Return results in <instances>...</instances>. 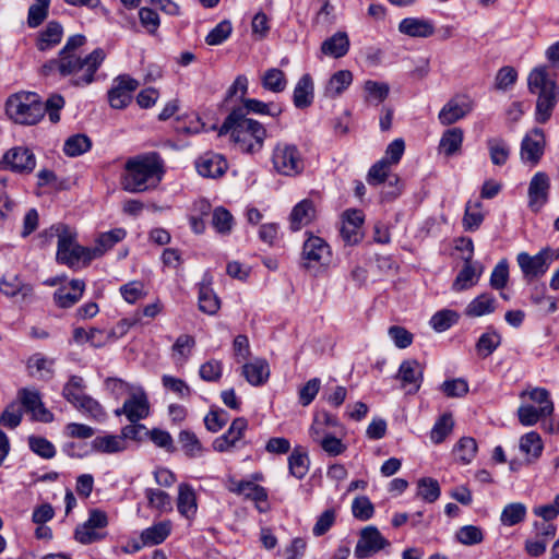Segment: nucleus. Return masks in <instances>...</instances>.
<instances>
[{
  "instance_id": "obj_1",
  "label": "nucleus",
  "mask_w": 559,
  "mask_h": 559,
  "mask_svg": "<svg viewBox=\"0 0 559 559\" xmlns=\"http://www.w3.org/2000/svg\"><path fill=\"white\" fill-rule=\"evenodd\" d=\"M227 134L239 151L249 154L260 152L267 135L261 122L245 117L243 108H234L225 118L218 135Z\"/></svg>"
},
{
  "instance_id": "obj_2",
  "label": "nucleus",
  "mask_w": 559,
  "mask_h": 559,
  "mask_svg": "<svg viewBox=\"0 0 559 559\" xmlns=\"http://www.w3.org/2000/svg\"><path fill=\"white\" fill-rule=\"evenodd\" d=\"M163 160L157 153H150L129 158L121 176L124 191L140 193L154 189L162 181Z\"/></svg>"
},
{
  "instance_id": "obj_3",
  "label": "nucleus",
  "mask_w": 559,
  "mask_h": 559,
  "mask_svg": "<svg viewBox=\"0 0 559 559\" xmlns=\"http://www.w3.org/2000/svg\"><path fill=\"white\" fill-rule=\"evenodd\" d=\"M104 59V50L96 48L84 58L79 56H64L51 59L43 66V72L45 75H49L57 71L61 76H71L70 83L73 86H85L94 81V74Z\"/></svg>"
},
{
  "instance_id": "obj_4",
  "label": "nucleus",
  "mask_w": 559,
  "mask_h": 559,
  "mask_svg": "<svg viewBox=\"0 0 559 559\" xmlns=\"http://www.w3.org/2000/svg\"><path fill=\"white\" fill-rule=\"evenodd\" d=\"M528 90L532 94L537 95L536 102V121L539 123L547 122L557 104L558 88L554 80L548 76L545 67L535 68L527 79Z\"/></svg>"
},
{
  "instance_id": "obj_5",
  "label": "nucleus",
  "mask_w": 559,
  "mask_h": 559,
  "mask_svg": "<svg viewBox=\"0 0 559 559\" xmlns=\"http://www.w3.org/2000/svg\"><path fill=\"white\" fill-rule=\"evenodd\" d=\"M8 116L16 123L33 126L45 116L44 103L34 92H19L11 95L5 103Z\"/></svg>"
},
{
  "instance_id": "obj_6",
  "label": "nucleus",
  "mask_w": 559,
  "mask_h": 559,
  "mask_svg": "<svg viewBox=\"0 0 559 559\" xmlns=\"http://www.w3.org/2000/svg\"><path fill=\"white\" fill-rule=\"evenodd\" d=\"M271 160L274 170L283 176L295 177L305 169V159L292 143L278 142L272 151Z\"/></svg>"
},
{
  "instance_id": "obj_7",
  "label": "nucleus",
  "mask_w": 559,
  "mask_h": 559,
  "mask_svg": "<svg viewBox=\"0 0 559 559\" xmlns=\"http://www.w3.org/2000/svg\"><path fill=\"white\" fill-rule=\"evenodd\" d=\"M56 260L69 267L76 266L80 261L90 263L92 261L90 248L78 243V233L71 228L67 235L57 242Z\"/></svg>"
},
{
  "instance_id": "obj_8",
  "label": "nucleus",
  "mask_w": 559,
  "mask_h": 559,
  "mask_svg": "<svg viewBox=\"0 0 559 559\" xmlns=\"http://www.w3.org/2000/svg\"><path fill=\"white\" fill-rule=\"evenodd\" d=\"M330 246L320 237L310 236L302 246L301 259L305 269L328 265L331 261Z\"/></svg>"
},
{
  "instance_id": "obj_9",
  "label": "nucleus",
  "mask_w": 559,
  "mask_h": 559,
  "mask_svg": "<svg viewBox=\"0 0 559 559\" xmlns=\"http://www.w3.org/2000/svg\"><path fill=\"white\" fill-rule=\"evenodd\" d=\"M115 415L120 417L124 415L130 423H138L150 415V402L142 386L124 401L122 407L115 409Z\"/></svg>"
},
{
  "instance_id": "obj_10",
  "label": "nucleus",
  "mask_w": 559,
  "mask_h": 559,
  "mask_svg": "<svg viewBox=\"0 0 559 559\" xmlns=\"http://www.w3.org/2000/svg\"><path fill=\"white\" fill-rule=\"evenodd\" d=\"M389 545L390 543L382 536L380 531L376 526L370 525L361 530L354 554L356 558L365 559Z\"/></svg>"
},
{
  "instance_id": "obj_11",
  "label": "nucleus",
  "mask_w": 559,
  "mask_h": 559,
  "mask_svg": "<svg viewBox=\"0 0 559 559\" xmlns=\"http://www.w3.org/2000/svg\"><path fill=\"white\" fill-rule=\"evenodd\" d=\"M518 264L528 282L543 276L551 263L549 250H542L535 255L520 252L516 257Z\"/></svg>"
},
{
  "instance_id": "obj_12",
  "label": "nucleus",
  "mask_w": 559,
  "mask_h": 559,
  "mask_svg": "<svg viewBox=\"0 0 559 559\" xmlns=\"http://www.w3.org/2000/svg\"><path fill=\"white\" fill-rule=\"evenodd\" d=\"M139 87V82L128 74L115 79L112 87L108 92V100L112 108L123 109L131 99L132 93Z\"/></svg>"
},
{
  "instance_id": "obj_13",
  "label": "nucleus",
  "mask_w": 559,
  "mask_h": 559,
  "mask_svg": "<svg viewBox=\"0 0 559 559\" xmlns=\"http://www.w3.org/2000/svg\"><path fill=\"white\" fill-rule=\"evenodd\" d=\"M474 108V102L466 95L452 97L441 108L438 118L442 126H450L467 116Z\"/></svg>"
},
{
  "instance_id": "obj_14",
  "label": "nucleus",
  "mask_w": 559,
  "mask_h": 559,
  "mask_svg": "<svg viewBox=\"0 0 559 559\" xmlns=\"http://www.w3.org/2000/svg\"><path fill=\"white\" fill-rule=\"evenodd\" d=\"M2 165L13 173L29 174L36 166V158L29 148L16 146L4 154Z\"/></svg>"
},
{
  "instance_id": "obj_15",
  "label": "nucleus",
  "mask_w": 559,
  "mask_h": 559,
  "mask_svg": "<svg viewBox=\"0 0 559 559\" xmlns=\"http://www.w3.org/2000/svg\"><path fill=\"white\" fill-rule=\"evenodd\" d=\"M364 214L359 210H347L342 217L341 236L346 245H357L362 239Z\"/></svg>"
},
{
  "instance_id": "obj_16",
  "label": "nucleus",
  "mask_w": 559,
  "mask_h": 559,
  "mask_svg": "<svg viewBox=\"0 0 559 559\" xmlns=\"http://www.w3.org/2000/svg\"><path fill=\"white\" fill-rule=\"evenodd\" d=\"M396 379L408 393H416L424 379V368L416 359L403 360L400 365Z\"/></svg>"
},
{
  "instance_id": "obj_17",
  "label": "nucleus",
  "mask_w": 559,
  "mask_h": 559,
  "mask_svg": "<svg viewBox=\"0 0 559 559\" xmlns=\"http://www.w3.org/2000/svg\"><path fill=\"white\" fill-rule=\"evenodd\" d=\"M550 181L547 174L543 171L536 173L528 186V206L534 212H538L549 198Z\"/></svg>"
},
{
  "instance_id": "obj_18",
  "label": "nucleus",
  "mask_w": 559,
  "mask_h": 559,
  "mask_svg": "<svg viewBox=\"0 0 559 559\" xmlns=\"http://www.w3.org/2000/svg\"><path fill=\"white\" fill-rule=\"evenodd\" d=\"M545 136L539 128L533 129L527 133L521 143V158L524 162L536 165L544 154Z\"/></svg>"
},
{
  "instance_id": "obj_19",
  "label": "nucleus",
  "mask_w": 559,
  "mask_h": 559,
  "mask_svg": "<svg viewBox=\"0 0 559 559\" xmlns=\"http://www.w3.org/2000/svg\"><path fill=\"white\" fill-rule=\"evenodd\" d=\"M228 489L231 492L243 496L246 499L254 501L260 512L266 511L267 492L262 486L249 480H233Z\"/></svg>"
},
{
  "instance_id": "obj_20",
  "label": "nucleus",
  "mask_w": 559,
  "mask_h": 559,
  "mask_svg": "<svg viewBox=\"0 0 559 559\" xmlns=\"http://www.w3.org/2000/svg\"><path fill=\"white\" fill-rule=\"evenodd\" d=\"M435 31V24L428 19L405 17L399 23V32L409 37L428 38Z\"/></svg>"
},
{
  "instance_id": "obj_21",
  "label": "nucleus",
  "mask_w": 559,
  "mask_h": 559,
  "mask_svg": "<svg viewBox=\"0 0 559 559\" xmlns=\"http://www.w3.org/2000/svg\"><path fill=\"white\" fill-rule=\"evenodd\" d=\"M127 236L124 228L118 227L109 231L98 235L95 239V246L90 248L92 260L103 257L107 251L112 249L118 242L122 241Z\"/></svg>"
},
{
  "instance_id": "obj_22",
  "label": "nucleus",
  "mask_w": 559,
  "mask_h": 559,
  "mask_svg": "<svg viewBox=\"0 0 559 559\" xmlns=\"http://www.w3.org/2000/svg\"><path fill=\"white\" fill-rule=\"evenodd\" d=\"M195 166L198 173L207 178L221 177L228 167L226 159L222 155L214 153H206L201 156Z\"/></svg>"
},
{
  "instance_id": "obj_23",
  "label": "nucleus",
  "mask_w": 559,
  "mask_h": 559,
  "mask_svg": "<svg viewBox=\"0 0 559 559\" xmlns=\"http://www.w3.org/2000/svg\"><path fill=\"white\" fill-rule=\"evenodd\" d=\"M171 532V523L169 521L158 522L142 531L140 535V544H135L133 548L140 550L145 546H154L162 544Z\"/></svg>"
},
{
  "instance_id": "obj_24",
  "label": "nucleus",
  "mask_w": 559,
  "mask_h": 559,
  "mask_svg": "<svg viewBox=\"0 0 559 559\" xmlns=\"http://www.w3.org/2000/svg\"><path fill=\"white\" fill-rule=\"evenodd\" d=\"M177 510L188 520L193 519L197 514V495L193 487L187 483H181L178 486Z\"/></svg>"
},
{
  "instance_id": "obj_25",
  "label": "nucleus",
  "mask_w": 559,
  "mask_h": 559,
  "mask_svg": "<svg viewBox=\"0 0 559 559\" xmlns=\"http://www.w3.org/2000/svg\"><path fill=\"white\" fill-rule=\"evenodd\" d=\"M0 292L8 297L21 296L27 299L33 295V286L24 283L17 275H4L0 282Z\"/></svg>"
},
{
  "instance_id": "obj_26",
  "label": "nucleus",
  "mask_w": 559,
  "mask_h": 559,
  "mask_svg": "<svg viewBox=\"0 0 559 559\" xmlns=\"http://www.w3.org/2000/svg\"><path fill=\"white\" fill-rule=\"evenodd\" d=\"M554 412V404L535 406L531 404L521 405L518 408V418L522 426H534L539 419L550 416Z\"/></svg>"
},
{
  "instance_id": "obj_27",
  "label": "nucleus",
  "mask_w": 559,
  "mask_h": 559,
  "mask_svg": "<svg viewBox=\"0 0 559 559\" xmlns=\"http://www.w3.org/2000/svg\"><path fill=\"white\" fill-rule=\"evenodd\" d=\"M349 49V38L345 32H337L321 44V52L332 58L344 57Z\"/></svg>"
},
{
  "instance_id": "obj_28",
  "label": "nucleus",
  "mask_w": 559,
  "mask_h": 559,
  "mask_svg": "<svg viewBox=\"0 0 559 559\" xmlns=\"http://www.w3.org/2000/svg\"><path fill=\"white\" fill-rule=\"evenodd\" d=\"M242 376L252 385L265 383L270 377V367L265 359H255L242 366Z\"/></svg>"
},
{
  "instance_id": "obj_29",
  "label": "nucleus",
  "mask_w": 559,
  "mask_h": 559,
  "mask_svg": "<svg viewBox=\"0 0 559 559\" xmlns=\"http://www.w3.org/2000/svg\"><path fill=\"white\" fill-rule=\"evenodd\" d=\"M92 449L99 453L115 454L127 450V442L120 435L98 436L93 439Z\"/></svg>"
},
{
  "instance_id": "obj_30",
  "label": "nucleus",
  "mask_w": 559,
  "mask_h": 559,
  "mask_svg": "<svg viewBox=\"0 0 559 559\" xmlns=\"http://www.w3.org/2000/svg\"><path fill=\"white\" fill-rule=\"evenodd\" d=\"M519 447L521 452L526 455V461L532 463L542 455L544 443L538 432L530 431L520 438Z\"/></svg>"
},
{
  "instance_id": "obj_31",
  "label": "nucleus",
  "mask_w": 559,
  "mask_h": 559,
  "mask_svg": "<svg viewBox=\"0 0 559 559\" xmlns=\"http://www.w3.org/2000/svg\"><path fill=\"white\" fill-rule=\"evenodd\" d=\"M313 100V82L309 74H304L297 82L293 102L297 108H307Z\"/></svg>"
},
{
  "instance_id": "obj_32",
  "label": "nucleus",
  "mask_w": 559,
  "mask_h": 559,
  "mask_svg": "<svg viewBox=\"0 0 559 559\" xmlns=\"http://www.w3.org/2000/svg\"><path fill=\"white\" fill-rule=\"evenodd\" d=\"M316 210L313 203L309 200H302L294 206L290 213V227L293 230H299L301 227L311 223L314 218Z\"/></svg>"
},
{
  "instance_id": "obj_33",
  "label": "nucleus",
  "mask_w": 559,
  "mask_h": 559,
  "mask_svg": "<svg viewBox=\"0 0 559 559\" xmlns=\"http://www.w3.org/2000/svg\"><path fill=\"white\" fill-rule=\"evenodd\" d=\"M496 310V298L490 294H481L474 298L466 307L465 314L477 318L490 314Z\"/></svg>"
},
{
  "instance_id": "obj_34",
  "label": "nucleus",
  "mask_w": 559,
  "mask_h": 559,
  "mask_svg": "<svg viewBox=\"0 0 559 559\" xmlns=\"http://www.w3.org/2000/svg\"><path fill=\"white\" fill-rule=\"evenodd\" d=\"M63 34V28L60 23L56 21H50L45 29L40 32L38 40H37V48L40 51L48 50L56 45H58L61 41Z\"/></svg>"
},
{
  "instance_id": "obj_35",
  "label": "nucleus",
  "mask_w": 559,
  "mask_h": 559,
  "mask_svg": "<svg viewBox=\"0 0 559 559\" xmlns=\"http://www.w3.org/2000/svg\"><path fill=\"white\" fill-rule=\"evenodd\" d=\"M463 130L461 128H451L444 131L441 136L439 148L445 156H452L460 152L463 143Z\"/></svg>"
},
{
  "instance_id": "obj_36",
  "label": "nucleus",
  "mask_w": 559,
  "mask_h": 559,
  "mask_svg": "<svg viewBox=\"0 0 559 559\" xmlns=\"http://www.w3.org/2000/svg\"><path fill=\"white\" fill-rule=\"evenodd\" d=\"M480 276V272L471 264V257L465 258V264L459 272L452 288L456 292H462L474 286Z\"/></svg>"
},
{
  "instance_id": "obj_37",
  "label": "nucleus",
  "mask_w": 559,
  "mask_h": 559,
  "mask_svg": "<svg viewBox=\"0 0 559 559\" xmlns=\"http://www.w3.org/2000/svg\"><path fill=\"white\" fill-rule=\"evenodd\" d=\"M242 104V106H238L237 108L245 109V117H247V114L249 112L267 115L271 117H277L283 112V108L280 105L274 103H263L254 98H246Z\"/></svg>"
},
{
  "instance_id": "obj_38",
  "label": "nucleus",
  "mask_w": 559,
  "mask_h": 559,
  "mask_svg": "<svg viewBox=\"0 0 559 559\" xmlns=\"http://www.w3.org/2000/svg\"><path fill=\"white\" fill-rule=\"evenodd\" d=\"M353 82V74L348 70L335 72L325 87V95L335 98L340 96Z\"/></svg>"
},
{
  "instance_id": "obj_39",
  "label": "nucleus",
  "mask_w": 559,
  "mask_h": 559,
  "mask_svg": "<svg viewBox=\"0 0 559 559\" xmlns=\"http://www.w3.org/2000/svg\"><path fill=\"white\" fill-rule=\"evenodd\" d=\"M490 160L496 166H502L510 156V146L501 138H489L487 140Z\"/></svg>"
},
{
  "instance_id": "obj_40",
  "label": "nucleus",
  "mask_w": 559,
  "mask_h": 559,
  "mask_svg": "<svg viewBox=\"0 0 559 559\" xmlns=\"http://www.w3.org/2000/svg\"><path fill=\"white\" fill-rule=\"evenodd\" d=\"M527 509L522 502L507 504L500 515V522L504 526H514L525 520Z\"/></svg>"
},
{
  "instance_id": "obj_41",
  "label": "nucleus",
  "mask_w": 559,
  "mask_h": 559,
  "mask_svg": "<svg viewBox=\"0 0 559 559\" xmlns=\"http://www.w3.org/2000/svg\"><path fill=\"white\" fill-rule=\"evenodd\" d=\"M178 441L183 453L190 459L198 457L203 452L201 441L197 435L190 430H181L178 435Z\"/></svg>"
},
{
  "instance_id": "obj_42",
  "label": "nucleus",
  "mask_w": 559,
  "mask_h": 559,
  "mask_svg": "<svg viewBox=\"0 0 559 559\" xmlns=\"http://www.w3.org/2000/svg\"><path fill=\"white\" fill-rule=\"evenodd\" d=\"M288 467L293 476L301 479L309 469V457L300 447H296L288 457Z\"/></svg>"
},
{
  "instance_id": "obj_43",
  "label": "nucleus",
  "mask_w": 559,
  "mask_h": 559,
  "mask_svg": "<svg viewBox=\"0 0 559 559\" xmlns=\"http://www.w3.org/2000/svg\"><path fill=\"white\" fill-rule=\"evenodd\" d=\"M501 344V335L496 331L483 333L477 343L476 350L479 357H489Z\"/></svg>"
},
{
  "instance_id": "obj_44",
  "label": "nucleus",
  "mask_w": 559,
  "mask_h": 559,
  "mask_svg": "<svg viewBox=\"0 0 559 559\" xmlns=\"http://www.w3.org/2000/svg\"><path fill=\"white\" fill-rule=\"evenodd\" d=\"M477 452L476 440L472 437L461 438L453 449V454L457 461L468 464L475 457Z\"/></svg>"
},
{
  "instance_id": "obj_45",
  "label": "nucleus",
  "mask_w": 559,
  "mask_h": 559,
  "mask_svg": "<svg viewBox=\"0 0 559 559\" xmlns=\"http://www.w3.org/2000/svg\"><path fill=\"white\" fill-rule=\"evenodd\" d=\"M92 146L90 138L85 134H74L68 138L63 145V152L67 156L75 157L87 152Z\"/></svg>"
},
{
  "instance_id": "obj_46",
  "label": "nucleus",
  "mask_w": 559,
  "mask_h": 559,
  "mask_svg": "<svg viewBox=\"0 0 559 559\" xmlns=\"http://www.w3.org/2000/svg\"><path fill=\"white\" fill-rule=\"evenodd\" d=\"M286 85L287 80L285 73L277 68L266 70L262 76V86L266 91L281 93L286 88Z\"/></svg>"
},
{
  "instance_id": "obj_47",
  "label": "nucleus",
  "mask_w": 559,
  "mask_h": 559,
  "mask_svg": "<svg viewBox=\"0 0 559 559\" xmlns=\"http://www.w3.org/2000/svg\"><path fill=\"white\" fill-rule=\"evenodd\" d=\"M85 383L82 377L80 376H71L69 381L64 384L62 389V396L72 405L78 404V402L84 397L86 394L84 393Z\"/></svg>"
},
{
  "instance_id": "obj_48",
  "label": "nucleus",
  "mask_w": 559,
  "mask_h": 559,
  "mask_svg": "<svg viewBox=\"0 0 559 559\" xmlns=\"http://www.w3.org/2000/svg\"><path fill=\"white\" fill-rule=\"evenodd\" d=\"M366 100L370 104L379 105L385 100L389 95L390 86L384 82L368 80L364 84Z\"/></svg>"
},
{
  "instance_id": "obj_49",
  "label": "nucleus",
  "mask_w": 559,
  "mask_h": 559,
  "mask_svg": "<svg viewBox=\"0 0 559 559\" xmlns=\"http://www.w3.org/2000/svg\"><path fill=\"white\" fill-rule=\"evenodd\" d=\"M441 490L437 479L423 477L417 483V496L424 501L432 503L440 497Z\"/></svg>"
},
{
  "instance_id": "obj_50",
  "label": "nucleus",
  "mask_w": 559,
  "mask_h": 559,
  "mask_svg": "<svg viewBox=\"0 0 559 559\" xmlns=\"http://www.w3.org/2000/svg\"><path fill=\"white\" fill-rule=\"evenodd\" d=\"M483 221L484 214L481 213V203L479 201L474 203L471 201L467 202L463 217V226L465 230L474 231L478 229Z\"/></svg>"
},
{
  "instance_id": "obj_51",
  "label": "nucleus",
  "mask_w": 559,
  "mask_h": 559,
  "mask_svg": "<svg viewBox=\"0 0 559 559\" xmlns=\"http://www.w3.org/2000/svg\"><path fill=\"white\" fill-rule=\"evenodd\" d=\"M454 421L451 414H443L433 425L430 431V439L433 443L439 444L452 432Z\"/></svg>"
},
{
  "instance_id": "obj_52",
  "label": "nucleus",
  "mask_w": 559,
  "mask_h": 559,
  "mask_svg": "<svg viewBox=\"0 0 559 559\" xmlns=\"http://www.w3.org/2000/svg\"><path fill=\"white\" fill-rule=\"evenodd\" d=\"M459 313L454 310L443 309L436 312L430 319V325L436 332H444L459 321Z\"/></svg>"
},
{
  "instance_id": "obj_53",
  "label": "nucleus",
  "mask_w": 559,
  "mask_h": 559,
  "mask_svg": "<svg viewBox=\"0 0 559 559\" xmlns=\"http://www.w3.org/2000/svg\"><path fill=\"white\" fill-rule=\"evenodd\" d=\"M199 309L207 314H215L219 309L218 297L206 285H201L199 289Z\"/></svg>"
},
{
  "instance_id": "obj_54",
  "label": "nucleus",
  "mask_w": 559,
  "mask_h": 559,
  "mask_svg": "<svg viewBox=\"0 0 559 559\" xmlns=\"http://www.w3.org/2000/svg\"><path fill=\"white\" fill-rule=\"evenodd\" d=\"M145 497L151 508L160 512H168L173 510L171 498L163 490L148 488L145 490Z\"/></svg>"
},
{
  "instance_id": "obj_55",
  "label": "nucleus",
  "mask_w": 559,
  "mask_h": 559,
  "mask_svg": "<svg viewBox=\"0 0 559 559\" xmlns=\"http://www.w3.org/2000/svg\"><path fill=\"white\" fill-rule=\"evenodd\" d=\"M29 449L38 456L49 460L56 455L55 445L44 437L29 436L28 439Z\"/></svg>"
},
{
  "instance_id": "obj_56",
  "label": "nucleus",
  "mask_w": 559,
  "mask_h": 559,
  "mask_svg": "<svg viewBox=\"0 0 559 559\" xmlns=\"http://www.w3.org/2000/svg\"><path fill=\"white\" fill-rule=\"evenodd\" d=\"M50 0H35L28 9L27 25L32 28L39 26L48 15Z\"/></svg>"
},
{
  "instance_id": "obj_57",
  "label": "nucleus",
  "mask_w": 559,
  "mask_h": 559,
  "mask_svg": "<svg viewBox=\"0 0 559 559\" xmlns=\"http://www.w3.org/2000/svg\"><path fill=\"white\" fill-rule=\"evenodd\" d=\"M234 218L229 211L224 207H216L212 215V225L217 233L226 235L233 228Z\"/></svg>"
},
{
  "instance_id": "obj_58",
  "label": "nucleus",
  "mask_w": 559,
  "mask_h": 559,
  "mask_svg": "<svg viewBox=\"0 0 559 559\" xmlns=\"http://www.w3.org/2000/svg\"><path fill=\"white\" fill-rule=\"evenodd\" d=\"M354 518L360 521H368L374 513V507L366 496L356 497L352 503Z\"/></svg>"
},
{
  "instance_id": "obj_59",
  "label": "nucleus",
  "mask_w": 559,
  "mask_h": 559,
  "mask_svg": "<svg viewBox=\"0 0 559 559\" xmlns=\"http://www.w3.org/2000/svg\"><path fill=\"white\" fill-rule=\"evenodd\" d=\"M73 406L96 420H102L105 418L103 406L98 403V401L90 395H85L78 402V404Z\"/></svg>"
},
{
  "instance_id": "obj_60",
  "label": "nucleus",
  "mask_w": 559,
  "mask_h": 559,
  "mask_svg": "<svg viewBox=\"0 0 559 559\" xmlns=\"http://www.w3.org/2000/svg\"><path fill=\"white\" fill-rule=\"evenodd\" d=\"M231 23L227 20L219 22L205 37L210 46H217L224 43L231 34Z\"/></svg>"
},
{
  "instance_id": "obj_61",
  "label": "nucleus",
  "mask_w": 559,
  "mask_h": 559,
  "mask_svg": "<svg viewBox=\"0 0 559 559\" xmlns=\"http://www.w3.org/2000/svg\"><path fill=\"white\" fill-rule=\"evenodd\" d=\"M194 345L195 340L193 336L188 334H181L177 337L173 345L174 355L178 356V359L185 362L188 360Z\"/></svg>"
},
{
  "instance_id": "obj_62",
  "label": "nucleus",
  "mask_w": 559,
  "mask_h": 559,
  "mask_svg": "<svg viewBox=\"0 0 559 559\" xmlns=\"http://www.w3.org/2000/svg\"><path fill=\"white\" fill-rule=\"evenodd\" d=\"M456 539L467 546L476 545L483 542V531L475 525L462 526L456 533Z\"/></svg>"
},
{
  "instance_id": "obj_63",
  "label": "nucleus",
  "mask_w": 559,
  "mask_h": 559,
  "mask_svg": "<svg viewBox=\"0 0 559 559\" xmlns=\"http://www.w3.org/2000/svg\"><path fill=\"white\" fill-rule=\"evenodd\" d=\"M145 436H147L156 447L162 448L170 453L175 452L176 448L174 445V440L168 431L154 428L152 430L145 431Z\"/></svg>"
},
{
  "instance_id": "obj_64",
  "label": "nucleus",
  "mask_w": 559,
  "mask_h": 559,
  "mask_svg": "<svg viewBox=\"0 0 559 559\" xmlns=\"http://www.w3.org/2000/svg\"><path fill=\"white\" fill-rule=\"evenodd\" d=\"M163 386L175 394H177L180 399H187L191 395L190 386L182 379L175 378L169 374H164L162 377Z\"/></svg>"
}]
</instances>
